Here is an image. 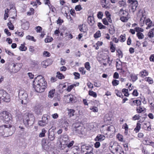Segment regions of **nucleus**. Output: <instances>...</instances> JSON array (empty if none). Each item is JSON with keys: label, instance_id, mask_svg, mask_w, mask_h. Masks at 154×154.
<instances>
[{"label": "nucleus", "instance_id": "c756f323", "mask_svg": "<svg viewBox=\"0 0 154 154\" xmlns=\"http://www.w3.org/2000/svg\"><path fill=\"white\" fill-rule=\"evenodd\" d=\"M9 12V9L8 8H6L5 11V13L4 15V19L5 20L8 17V13Z\"/></svg>", "mask_w": 154, "mask_h": 154}, {"label": "nucleus", "instance_id": "09e8293b", "mask_svg": "<svg viewBox=\"0 0 154 154\" xmlns=\"http://www.w3.org/2000/svg\"><path fill=\"white\" fill-rule=\"evenodd\" d=\"M26 39L31 40L35 42L36 41V40L34 39V38L33 36H31L29 35L26 36Z\"/></svg>", "mask_w": 154, "mask_h": 154}, {"label": "nucleus", "instance_id": "2f4dec72", "mask_svg": "<svg viewBox=\"0 0 154 154\" xmlns=\"http://www.w3.org/2000/svg\"><path fill=\"white\" fill-rule=\"evenodd\" d=\"M61 125L62 126L66 127H67L69 125V124L68 123L67 121L65 120H64L61 123Z\"/></svg>", "mask_w": 154, "mask_h": 154}, {"label": "nucleus", "instance_id": "6e6d98bb", "mask_svg": "<svg viewBox=\"0 0 154 154\" xmlns=\"http://www.w3.org/2000/svg\"><path fill=\"white\" fill-rule=\"evenodd\" d=\"M103 15V14L102 12L101 11L98 12L97 14V17L99 19H101Z\"/></svg>", "mask_w": 154, "mask_h": 154}, {"label": "nucleus", "instance_id": "f03ea898", "mask_svg": "<svg viewBox=\"0 0 154 154\" xmlns=\"http://www.w3.org/2000/svg\"><path fill=\"white\" fill-rule=\"evenodd\" d=\"M62 143H60L59 145V147H60L61 149L63 150L66 148H70L72 147L74 142L73 141H72L69 143V137L66 134L63 135L62 136Z\"/></svg>", "mask_w": 154, "mask_h": 154}, {"label": "nucleus", "instance_id": "c85d7f7f", "mask_svg": "<svg viewBox=\"0 0 154 154\" xmlns=\"http://www.w3.org/2000/svg\"><path fill=\"white\" fill-rule=\"evenodd\" d=\"M141 124L139 123H137L136 127L135 128L134 130L136 133L138 132L141 128Z\"/></svg>", "mask_w": 154, "mask_h": 154}, {"label": "nucleus", "instance_id": "bf43d9fd", "mask_svg": "<svg viewBox=\"0 0 154 154\" xmlns=\"http://www.w3.org/2000/svg\"><path fill=\"white\" fill-rule=\"evenodd\" d=\"M67 18L69 21V23H73V20L72 19L70 15H69L67 17Z\"/></svg>", "mask_w": 154, "mask_h": 154}, {"label": "nucleus", "instance_id": "7ed1b4c3", "mask_svg": "<svg viewBox=\"0 0 154 154\" xmlns=\"http://www.w3.org/2000/svg\"><path fill=\"white\" fill-rule=\"evenodd\" d=\"M35 118L33 115L26 113L23 116L24 124L27 127L32 126L34 123Z\"/></svg>", "mask_w": 154, "mask_h": 154}, {"label": "nucleus", "instance_id": "a878e982", "mask_svg": "<svg viewBox=\"0 0 154 154\" xmlns=\"http://www.w3.org/2000/svg\"><path fill=\"white\" fill-rule=\"evenodd\" d=\"M29 23L28 22L26 21L25 23L22 25V27L24 29L27 30L29 27Z\"/></svg>", "mask_w": 154, "mask_h": 154}, {"label": "nucleus", "instance_id": "7c9ffc66", "mask_svg": "<svg viewBox=\"0 0 154 154\" xmlns=\"http://www.w3.org/2000/svg\"><path fill=\"white\" fill-rule=\"evenodd\" d=\"M122 92L124 94L125 96H128L129 94L128 93V90L125 88H124L122 90Z\"/></svg>", "mask_w": 154, "mask_h": 154}, {"label": "nucleus", "instance_id": "dca6fc26", "mask_svg": "<svg viewBox=\"0 0 154 154\" xmlns=\"http://www.w3.org/2000/svg\"><path fill=\"white\" fill-rule=\"evenodd\" d=\"M55 138L54 133V131H51L49 133L48 139L51 141L53 140Z\"/></svg>", "mask_w": 154, "mask_h": 154}, {"label": "nucleus", "instance_id": "5fc2aeb1", "mask_svg": "<svg viewBox=\"0 0 154 154\" xmlns=\"http://www.w3.org/2000/svg\"><path fill=\"white\" fill-rule=\"evenodd\" d=\"M79 70L82 74H84L85 73L86 71L85 69V68L83 67L80 68L79 69Z\"/></svg>", "mask_w": 154, "mask_h": 154}, {"label": "nucleus", "instance_id": "473e14b6", "mask_svg": "<svg viewBox=\"0 0 154 154\" xmlns=\"http://www.w3.org/2000/svg\"><path fill=\"white\" fill-rule=\"evenodd\" d=\"M46 131L45 129L43 128L42 129V132L40 134L39 136L40 137H43L45 136V134L46 133Z\"/></svg>", "mask_w": 154, "mask_h": 154}, {"label": "nucleus", "instance_id": "393cba45", "mask_svg": "<svg viewBox=\"0 0 154 154\" xmlns=\"http://www.w3.org/2000/svg\"><path fill=\"white\" fill-rule=\"evenodd\" d=\"M68 115L69 116V117H71L72 116L74 115V113L75 111L73 109H68Z\"/></svg>", "mask_w": 154, "mask_h": 154}, {"label": "nucleus", "instance_id": "f257e3e1", "mask_svg": "<svg viewBox=\"0 0 154 154\" xmlns=\"http://www.w3.org/2000/svg\"><path fill=\"white\" fill-rule=\"evenodd\" d=\"M109 149L114 154H124L121 150L122 148L119 144L116 142L112 141L109 144Z\"/></svg>", "mask_w": 154, "mask_h": 154}, {"label": "nucleus", "instance_id": "e2e57ef3", "mask_svg": "<svg viewBox=\"0 0 154 154\" xmlns=\"http://www.w3.org/2000/svg\"><path fill=\"white\" fill-rule=\"evenodd\" d=\"M97 25L100 29H105V26L103 25L100 23H98Z\"/></svg>", "mask_w": 154, "mask_h": 154}, {"label": "nucleus", "instance_id": "1a4fd4ad", "mask_svg": "<svg viewBox=\"0 0 154 154\" xmlns=\"http://www.w3.org/2000/svg\"><path fill=\"white\" fill-rule=\"evenodd\" d=\"M81 150L83 152H84L85 150H86L85 153H90V152H93V149L92 147L90 145L87 146L84 144L83 143H82L81 144Z\"/></svg>", "mask_w": 154, "mask_h": 154}, {"label": "nucleus", "instance_id": "79ce46f5", "mask_svg": "<svg viewBox=\"0 0 154 154\" xmlns=\"http://www.w3.org/2000/svg\"><path fill=\"white\" fill-rule=\"evenodd\" d=\"M19 49L21 51H26L27 48L25 47L23 44H22L21 45Z\"/></svg>", "mask_w": 154, "mask_h": 154}, {"label": "nucleus", "instance_id": "4d7b16f0", "mask_svg": "<svg viewBox=\"0 0 154 154\" xmlns=\"http://www.w3.org/2000/svg\"><path fill=\"white\" fill-rule=\"evenodd\" d=\"M83 26H85L83 25V24L80 25H79V30L82 32H84L85 30L83 29Z\"/></svg>", "mask_w": 154, "mask_h": 154}, {"label": "nucleus", "instance_id": "c03bdc74", "mask_svg": "<svg viewBox=\"0 0 154 154\" xmlns=\"http://www.w3.org/2000/svg\"><path fill=\"white\" fill-rule=\"evenodd\" d=\"M112 84L114 86H116L119 83V81L118 80L114 79L112 82Z\"/></svg>", "mask_w": 154, "mask_h": 154}, {"label": "nucleus", "instance_id": "0e129e2a", "mask_svg": "<svg viewBox=\"0 0 154 154\" xmlns=\"http://www.w3.org/2000/svg\"><path fill=\"white\" fill-rule=\"evenodd\" d=\"M75 9L76 11H80L82 9V8L81 7V5H79L76 6L75 7Z\"/></svg>", "mask_w": 154, "mask_h": 154}, {"label": "nucleus", "instance_id": "f3484780", "mask_svg": "<svg viewBox=\"0 0 154 154\" xmlns=\"http://www.w3.org/2000/svg\"><path fill=\"white\" fill-rule=\"evenodd\" d=\"M41 106L39 105L35 106L34 109L35 113L37 114H40L41 112Z\"/></svg>", "mask_w": 154, "mask_h": 154}, {"label": "nucleus", "instance_id": "ddd939ff", "mask_svg": "<svg viewBox=\"0 0 154 154\" xmlns=\"http://www.w3.org/2000/svg\"><path fill=\"white\" fill-rule=\"evenodd\" d=\"M107 130L108 133L110 135V136H112L114 134L115 131L114 127L112 125H110L107 127Z\"/></svg>", "mask_w": 154, "mask_h": 154}, {"label": "nucleus", "instance_id": "39448f33", "mask_svg": "<svg viewBox=\"0 0 154 154\" xmlns=\"http://www.w3.org/2000/svg\"><path fill=\"white\" fill-rule=\"evenodd\" d=\"M33 84L35 85H43L46 87L47 85V82L45 80L44 77L41 75L38 76L35 78L33 82Z\"/></svg>", "mask_w": 154, "mask_h": 154}, {"label": "nucleus", "instance_id": "f8f14e48", "mask_svg": "<svg viewBox=\"0 0 154 154\" xmlns=\"http://www.w3.org/2000/svg\"><path fill=\"white\" fill-rule=\"evenodd\" d=\"M21 64L20 63H14L11 72L13 73L17 72L19 71L21 67Z\"/></svg>", "mask_w": 154, "mask_h": 154}, {"label": "nucleus", "instance_id": "4be33fe9", "mask_svg": "<svg viewBox=\"0 0 154 154\" xmlns=\"http://www.w3.org/2000/svg\"><path fill=\"white\" fill-rule=\"evenodd\" d=\"M48 117H49V116H48L46 115H44L42 118V120H41L42 122L44 123V125H46L48 123Z\"/></svg>", "mask_w": 154, "mask_h": 154}, {"label": "nucleus", "instance_id": "de8ad7c7", "mask_svg": "<svg viewBox=\"0 0 154 154\" xmlns=\"http://www.w3.org/2000/svg\"><path fill=\"white\" fill-rule=\"evenodd\" d=\"M101 36L100 32V31H97L94 35V37L95 38H97L100 37Z\"/></svg>", "mask_w": 154, "mask_h": 154}, {"label": "nucleus", "instance_id": "b1692460", "mask_svg": "<svg viewBox=\"0 0 154 154\" xmlns=\"http://www.w3.org/2000/svg\"><path fill=\"white\" fill-rule=\"evenodd\" d=\"M73 152H78L79 154L80 152V149L78 146H74L72 147Z\"/></svg>", "mask_w": 154, "mask_h": 154}, {"label": "nucleus", "instance_id": "338daca9", "mask_svg": "<svg viewBox=\"0 0 154 154\" xmlns=\"http://www.w3.org/2000/svg\"><path fill=\"white\" fill-rule=\"evenodd\" d=\"M112 61V59H111L109 57L107 59V62L109 64V66H110L111 65V63Z\"/></svg>", "mask_w": 154, "mask_h": 154}, {"label": "nucleus", "instance_id": "37998d69", "mask_svg": "<svg viewBox=\"0 0 154 154\" xmlns=\"http://www.w3.org/2000/svg\"><path fill=\"white\" fill-rule=\"evenodd\" d=\"M85 68L88 70H90L91 66L90 65V63L88 62H86L85 65Z\"/></svg>", "mask_w": 154, "mask_h": 154}, {"label": "nucleus", "instance_id": "a211bd4d", "mask_svg": "<svg viewBox=\"0 0 154 154\" xmlns=\"http://www.w3.org/2000/svg\"><path fill=\"white\" fill-rule=\"evenodd\" d=\"M119 14L120 16H127L128 15V13L123 10V9H121L119 12Z\"/></svg>", "mask_w": 154, "mask_h": 154}, {"label": "nucleus", "instance_id": "412c9836", "mask_svg": "<svg viewBox=\"0 0 154 154\" xmlns=\"http://www.w3.org/2000/svg\"><path fill=\"white\" fill-rule=\"evenodd\" d=\"M128 2L129 3L131 4L132 6H138V2L136 0H128Z\"/></svg>", "mask_w": 154, "mask_h": 154}, {"label": "nucleus", "instance_id": "774afa93", "mask_svg": "<svg viewBox=\"0 0 154 154\" xmlns=\"http://www.w3.org/2000/svg\"><path fill=\"white\" fill-rule=\"evenodd\" d=\"M35 29L37 32H40L42 29V28L40 26H36L35 28Z\"/></svg>", "mask_w": 154, "mask_h": 154}, {"label": "nucleus", "instance_id": "4c0bfd02", "mask_svg": "<svg viewBox=\"0 0 154 154\" xmlns=\"http://www.w3.org/2000/svg\"><path fill=\"white\" fill-rule=\"evenodd\" d=\"M89 94L91 96H92L94 97H96L97 96V94L96 92L93 91H89Z\"/></svg>", "mask_w": 154, "mask_h": 154}, {"label": "nucleus", "instance_id": "69168bd1", "mask_svg": "<svg viewBox=\"0 0 154 154\" xmlns=\"http://www.w3.org/2000/svg\"><path fill=\"white\" fill-rule=\"evenodd\" d=\"M43 55L45 57H49L50 56V53L47 51H45L43 53Z\"/></svg>", "mask_w": 154, "mask_h": 154}, {"label": "nucleus", "instance_id": "680f3d73", "mask_svg": "<svg viewBox=\"0 0 154 154\" xmlns=\"http://www.w3.org/2000/svg\"><path fill=\"white\" fill-rule=\"evenodd\" d=\"M120 41L121 42H124L126 40V38L125 36H123L122 35H121L120 36Z\"/></svg>", "mask_w": 154, "mask_h": 154}, {"label": "nucleus", "instance_id": "2eb2a0df", "mask_svg": "<svg viewBox=\"0 0 154 154\" xmlns=\"http://www.w3.org/2000/svg\"><path fill=\"white\" fill-rule=\"evenodd\" d=\"M105 137L103 135L99 134L95 138L94 140L96 141H101L105 139Z\"/></svg>", "mask_w": 154, "mask_h": 154}, {"label": "nucleus", "instance_id": "4468645a", "mask_svg": "<svg viewBox=\"0 0 154 154\" xmlns=\"http://www.w3.org/2000/svg\"><path fill=\"white\" fill-rule=\"evenodd\" d=\"M146 24L147 25V26L146 28L147 29H148L150 28L151 27L154 26V22H152L149 18H148L146 20Z\"/></svg>", "mask_w": 154, "mask_h": 154}, {"label": "nucleus", "instance_id": "20e7f679", "mask_svg": "<svg viewBox=\"0 0 154 154\" xmlns=\"http://www.w3.org/2000/svg\"><path fill=\"white\" fill-rule=\"evenodd\" d=\"M7 125H4L0 126V135L4 137H8L14 133V131H11V130L13 128L11 127L10 128L7 127Z\"/></svg>", "mask_w": 154, "mask_h": 154}, {"label": "nucleus", "instance_id": "0eeeda50", "mask_svg": "<svg viewBox=\"0 0 154 154\" xmlns=\"http://www.w3.org/2000/svg\"><path fill=\"white\" fill-rule=\"evenodd\" d=\"M73 131L75 133L79 134H85L84 132V128L81 126L79 123H75L73 125Z\"/></svg>", "mask_w": 154, "mask_h": 154}, {"label": "nucleus", "instance_id": "423d86ee", "mask_svg": "<svg viewBox=\"0 0 154 154\" xmlns=\"http://www.w3.org/2000/svg\"><path fill=\"white\" fill-rule=\"evenodd\" d=\"M18 96L20 99L21 100V102L22 104H25L28 103L29 101V99L27 98L28 95L24 91L20 90Z\"/></svg>", "mask_w": 154, "mask_h": 154}, {"label": "nucleus", "instance_id": "9d476101", "mask_svg": "<svg viewBox=\"0 0 154 154\" xmlns=\"http://www.w3.org/2000/svg\"><path fill=\"white\" fill-rule=\"evenodd\" d=\"M1 100L6 103H8L11 101V98L9 94L6 91L2 96H0Z\"/></svg>", "mask_w": 154, "mask_h": 154}, {"label": "nucleus", "instance_id": "603ef678", "mask_svg": "<svg viewBox=\"0 0 154 154\" xmlns=\"http://www.w3.org/2000/svg\"><path fill=\"white\" fill-rule=\"evenodd\" d=\"M74 75L75 76V79H79L80 78V75L78 72H75L74 73Z\"/></svg>", "mask_w": 154, "mask_h": 154}, {"label": "nucleus", "instance_id": "58836bf2", "mask_svg": "<svg viewBox=\"0 0 154 154\" xmlns=\"http://www.w3.org/2000/svg\"><path fill=\"white\" fill-rule=\"evenodd\" d=\"M137 35L139 39H142L144 38V35L143 33L140 32L137 33Z\"/></svg>", "mask_w": 154, "mask_h": 154}, {"label": "nucleus", "instance_id": "cd10ccee", "mask_svg": "<svg viewBox=\"0 0 154 154\" xmlns=\"http://www.w3.org/2000/svg\"><path fill=\"white\" fill-rule=\"evenodd\" d=\"M55 92V89L51 90L49 92L48 96L49 97L52 98L53 97Z\"/></svg>", "mask_w": 154, "mask_h": 154}, {"label": "nucleus", "instance_id": "9b49d317", "mask_svg": "<svg viewBox=\"0 0 154 154\" xmlns=\"http://www.w3.org/2000/svg\"><path fill=\"white\" fill-rule=\"evenodd\" d=\"M33 88H34L35 91L37 92L41 93L43 92L45 88L46 87L44 86H41L40 85H35L33 84Z\"/></svg>", "mask_w": 154, "mask_h": 154}, {"label": "nucleus", "instance_id": "8fccbe9b", "mask_svg": "<svg viewBox=\"0 0 154 154\" xmlns=\"http://www.w3.org/2000/svg\"><path fill=\"white\" fill-rule=\"evenodd\" d=\"M126 16H122L120 19L123 22H127L128 20L127 17H126Z\"/></svg>", "mask_w": 154, "mask_h": 154}, {"label": "nucleus", "instance_id": "c9c22d12", "mask_svg": "<svg viewBox=\"0 0 154 154\" xmlns=\"http://www.w3.org/2000/svg\"><path fill=\"white\" fill-rule=\"evenodd\" d=\"M57 77L60 79H62L64 78V75L59 72H57Z\"/></svg>", "mask_w": 154, "mask_h": 154}, {"label": "nucleus", "instance_id": "e433bc0d", "mask_svg": "<svg viewBox=\"0 0 154 154\" xmlns=\"http://www.w3.org/2000/svg\"><path fill=\"white\" fill-rule=\"evenodd\" d=\"M53 40V38L52 37L48 36L47 38L45 39V41L46 43H48L51 42Z\"/></svg>", "mask_w": 154, "mask_h": 154}, {"label": "nucleus", "instance_id": "6e6552de", "mask_svg": "<svg viewBox=\"0 0 154 154\" xmlns=\"http://www.w3.org/2000/svg\"><path fill=\"white\" fill-rule=\"evenodd\" d=\"M0 115L2 119L5 123L8 122L11 120V118L9 116L8 112L3 111L1 113Z\"/></svg>", "mask_w": 154, "mask_h": 154}, {"label": "nucleus", "instance_id": "a19ab883", "mask_svg": "<svg viewBox=\"0 0 154 154\" xmlns=\"http://www.w3.org/2000/svg\"><path fill=\"white\" fill-rule=\"evenodd\" d=\"M109 25L111 26V29L110 28L109 29V32L110 34H112L114 32V27L112 25L111 26L110 24Z\"/></svg>", "mask_w": 154, "mask_h": 154}, {"label": "nucleus", "instance_id": "f704fd0d", "mask_svg": "<svg viewBox=\"0 0 154 154\" xmlns=\"http://www.w3.org/2000/svg\"><path fill=\"white\" fill-rule=\"evenodd\" d=\"M131 77L133 82L135 81L138 79L137 76L135 74L131 75Z\"/></svg>", "mask_w": 154, "mask_h": 154}, {"label": "nucleus", "instance_id": "864d4df0", "mask_svg": "<svg viewBox=\"0 0 154 154\" xmlns=\"http://www.w3.org/2000/svg\"><path fill=\"white\" fill-rule=\"evenodd\" d=\"M135 30L136 32L137 33H139V32H143V29L139 28V27H136L135 28Z\"/></svg>", "mask_w": 154, "mask_h": 154}, {"label": "nucleus", "instance_id": "052dcab7", "mask_svg": "<svg viewBox=\"0 0 154 154\" xmlns=\"http://www.w3.org/2000/svg\"><path fill=\"white\" fill-rule=\"evenodd\" d=\"M47 61H44L42 62L41 65L42 67L44 68H46L47 66H48V65L46 64H47Z\"/></svg>", "mask_w": 154, "mask_h": 154}, {"label": "nucleus", "instance_id": "ea45409f", "mask_svg": "<svg viewBox=\"0 0 154 154\" xmlns=\"http://www.w3.org/2000/svg\"><path fill=\"white\" fill-rule=\"evenodd\" d=\"M119 3L121 7L123 6L125 7L126 6L125 2L123 0L119 1Z\"/></svg>", "mask_w": 154, "mask_h": 154}, {"label": "nucleus", "instance_id": "6ab92c4d", "mask_svg": "<svg viewBox=\"0 0 154 154\" xmlns=\"http://www.w3.org/2000/svg\"><path fill=\"white\" fill-rule=\"evenodd\" d=\"M88 22L90 26L92 25L94 22V17L91 16H89L88 18Z\"/></svg>", "mask_w": 154, "mask_h": 154}, {"label": "nucleus", "instance_id": "3c124183", "mask_svg": "<svg viewBox=\"0 0 154 154\" xmlns=\"http://www.w3.org/2000/svg\"><path fill=\"white\" fill-rule=\"evenodd\" d=\"M147 35L150 38H152L154 37L153 33L151 31H149Z\"/></svg>", "mask_w": 154, "mask_h": 154}, {"label": "nucleus", "instance_id": "bb28decb", "mask_svg": "<svg viewBox=\"0 0 154 154\" xmlns=\"http://www.w3.org/2000/svg\"><path fill=\"white\" fill-rule=\"evenodd\" d=\"M111 15L108 11H106V19L110 23H112V20L111 18Z\"/></svg>", "mask_w": 154, "mask_h": 154}, {"label": "nucleus", "instance_id": "a18cd8bd", "mask_svg": "<svg viewBox=\"0 0 154 154\" xmlns=\"http://www.w3.org/2000/svg\"><path fill=\"white\" fill-rule=\"evenodd\" d=\"M133 102L134 105L137 104V106L140 105L141 104L140 101L138 100H133Z\"/></svg>", "mask_w": 154, "mask_h": 154}, {"label": "nucleus", "instance_id": "49530a36", "mask_svg": "<svg viewBox=\"0 0 154 154\" xmlns=\"http://www.w3.org/2000/svg\"><path fill=\"white\" fill-rule=\"evenodd\" d=\"M117 52L119 57L122 58L123 57V54L121 51L120 49H118L117 50Z\"/></svg>", "mask_w": 154, "mask_h": 154}, {"label": "nucleus", "instance_id": "aec40b11", "mask_svg": "<svg viewBox=\"0 0 154 154\" xmlns=\"http://www.w3.org/2000/svg\"><path fill=\"white\" fill-rule=\"evenodd\" d=\"M42 145L43 148L44 149L46 150L48 149V146L47 144V143L45 140H42Z\"/></svg>", "mask_w": 154, "mask_h": 154}, {"label": "nucleus", "instance_id": "13d9d810", "mask_svg": "<svg viewBox=\"0 0 154 154\" xmlns=\"http://www.w3.org/2000/svg\"><path fill=\"white\" fill-rule=\"evenodd\" d=\"M100 3L103 7H105L106 6V0H100Z\"/></svg>", "mask_w": 154, "mask_h": 154}, {"label": "nucleus", "instance_id": "72a5a7b5", "mask_svg": "<svg viewBox=\"0 0 154 154\" xmlns=\"http://www.w3.org/2000/svg\"><path fill=\"white\" fill-rule=\"evenodd\" d=\"M11 21V20L10 21V22L8 23L7 25L10 29L13 30L14 29V27L12 24Z\"/></svg>", "mask_w": 154, "mask_h": 154}, {"label": "nucleus", "instance_id": "5701e85b", "mask_svg": "<svg viewBox=\"0 0 154 154\" xmlns=\"http://www.w3.org/2000/svg\"><path fill=\"white\" fill-rule=\"evenodd\" d=\"M139 75L141 77H143L148 75V72L146 70H143V71L140 72Z\"/></svg>", "mask_w": 154, "mask_h": 154}]
</instances>
